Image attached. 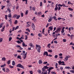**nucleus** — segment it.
Segmentation results:
<instances>
[{
	"instance_id": "obj_1",
	"label": "nucleus",
	"mask_w": 74,
	"mask_h": 74,
	"mask_svg": "<svg viewBox=\"0 0 74 74\" xmlns=\"http://www.w3.org/2000/svg\"><path fill=\"white\" fill-rule=\"evenodd\" d=\"M36 49H37V51L38 52H40V50H41V47L37 44H36Z\"/></svg>"
},
{
	"instance_id": "obj_2",
	"label": "nucleus",
	"mask_w": 74,
	"mask_h": 74,
	"mask_svg": "<svg viewBox=\"0 0 74 74\" xmlns=\"http://www.w3.org/2000/svg\"><path fill=\"white\" fill-rule=\"evenodd\" d=\"M16 67H19L20 68H21L23 69H25V68H24V66L22 65L21 64H18L16 66Z\"/></svg>"
},
{
	"instance_id": "obj_3",
	"label": "nucleus",
	"mask_w": 74,
	"mask_h": 74,
	"mask_svg": "<svg viewBox=\"0 0 74 74\" xmlns=\"http://www.w3.org/2000/svg\"><path fill=\"white\" fill-rule=\"evenodd\" d=\"M61 30V28L59 27L58 28H57L56 30L55 31V32L56 33H59V32H60Z\"/></svg>"
},
{
	"instance_id": "obj_4",
	"label": "nucleus",
	"mask_w": 74,
	"mask_h": 74,
	"mask_svg": "<svg viewBox=\"0 0 74 74\" xmlns=\"http://www.w3.org/2000/svg\"><path fill=\"white\" fill-rule=\"evenodd\" d=\"M58 63L60 64H61V63H62V64H61V65H63L64 66H65L66 65L65 64H64V62L63 61H62V62H61V61H59Z\"/></svg>"
},
{
	"instance_id": "obj_5",
	"label": "nucleus",
	"mask_w": 74,
	"mask_h": 74,
	"mask_svg": "<svg viewBox=\"0 0 74 74\" xmlns=\"http://www.w3.org/2000/svg\"><path fill=\"white\" fill-rule=\"evenodd\" d=\"M45 55H46V56H48V53L47 51H45L44 52L43 56H45Z\"/></svg>"
},
{
	"instance_id": "obj_6",
	"label": "nucleus",
	"mask_w": 74,
	"mask_h": 74,
	"mask_svg": "<svg viewBox=\"0 0 74 74\" xmlns=\"http://www.w3.org/2000/svg\"><path fill=\"white\" fill-rule=\"evenodd\" d=\"M32 28L33 30H35V27L34 26V23H32Z\"/></svg>"
},
{
	"instance_id": "obj_7",
	"label": "nucleus",
	"mask_w": 74,
	"mask_h": 74,
	"mask_svg": "<svg viewBox=\"0 0 74 74\" xmlns=\"http://www.w3.org/2000/svg\"><path fill=\"white\" fill-rule=\"evenodd\" d=\"M53 26H50L49 27V29L50 31H52V30H53Z\"/></svg>"
},
{
	"instance_id": "obj_8",
	"label": "nucleus",
	"mask_w": 74,
	"mask_h": 74,
	"mask_svg": "<svg viewBox=\"0 0 74 74\" xmlns=\"http://www.w3.org/2000/svg\"><path fill=\"white\" fill-rule=\"evenodd\" d=\"M22 46L23 47H27V45H26V44L23 42V43Z\"/></svg>"
},
{
	"instance_id": "obj_9",
	"label": "nucleus",
	"mask_w": 74,
	"mask_h": 74,
	"mask_svg": "<svg viewBox=\"0 0 74 74\" xmlns=\"http://www.w3.org/2000/svg\"><path fill=\"white\" fill-rule=\"evenodd\" d=\"M39 64H42V61L41 60H40L38 61Z\"/></svg>"
},
{
	"instance_id": "obj_10",
	"label": "nucleus",
	"mask_w": 74,
	"mask_h": 74,
	"mask_svg": "<svg viewBox=\"0 0 74 74\" xmlns=\"http://www.w3.org/2000/svg\"><path fill=\"white\" fill-rule=\"evenodd\" d=\"M5 66H6V64L5 63L3 64V65L1 66V67H5Z\"/></svg>"
},
{
	"instance_id": "obj_11",
	"label": "nucleus",
	"mask_w": 74,
	"mask_h": 74,
	"mask_svg": "<svg viewBox=\"0 0 74 74\" xmlns=\"http://www.w3.org/2000/svg\"><path fill=\"white\" fill-rule=\"evenodd\" d=\"M17 59H19L20 60H22V58H21V56H18L17 57Z\"/></svg>"
},
{
	"instance_id": "obj_12",
	"label": "nucleus",
	"mask_w": 74,
	"mask_h": 74,
	"mask_svg": "<svg viewBox=\"0 0 74 74\" xmlns=\"http://www.w3.org/2000/svg\"><path fill=\"white\" fill-rule=\"evenodd\" d=\"M23 55H24V56L23 57L24 59H26V54H23Z\"/></svg>"
},
{
	"instance_id": "obj_13",
	"label": "nucleus",
	"mask_w": 74,
	"mask_h": 74,
	"mask_svg": "<svg viewBox=\"0 0 74 74\" xmlns=\"http://www.w3.org/2000/svg\"><path fill=\"white\" fill-rule=\"evenodd\" d=\"M8 11H9V13H11V10L10 9V8L8 7V8L7 9Z\"/></svg>"
},
{
	"instance_id": "obj_14",
	"label": "nucleus",
	"mask_w": 74,
	"mask_h": 74,
	"mask_svg": "<svg viewBox=\"0 0 74 74\" xmlns=\"http://www.w3.org/2000/svg\"><path fill=\"white\" fill-rule=\"evenodd\" d=\"M53 18L54 20L55 21H56L57 20V19H56V16H54L53 17Z\"/></svg>"
},
{
	"instance_id": "obj_15",
	"label": "nucleus",
	"mask_w": 74,
	"mask_h": 74,
	"mask_svg": "<svg viewBox=\"0 0 74 74\" xmlns=\"http://www.w3.org/2000/svg\"><path fill=\"white\" fill-rule=\"evenodd\" d=\"M12 64L13 66H15V61H12Z\"/></svg>"
},
{
	"instance_id": "obj_16",
	"label": "nucleus",
	"mask_w": 74,
	"mask_h": 74,
	"mask_svg": "<svg viewBox=\"0 0 74 74\" xmlns=\"http://www.w3.org/2000/svg\"><path fill=\"white\" fill-rule=\"evenodd\" d=\"M8 17L9 18H11V17H12V15H11V14L10 13L8 15Z\"/></svg>"
},
{
	"instance_id": "obj_17",
	"label": "nucleus",
	"mask_w": 74,
	"mask_h": 74,
	"mask_svg": "<svg viewBox=\"0 0 74 74\" xmlns=\"http://www.w3.org/2000/svg\"><path fill=\"white\" fill-rule=\"evenodd\" d=\"M65 69H71V68L69 66H66L65 67Z\"/></svg>"
},
{
	"instance_id": "obj_18",
	"label": "nucleus",
	"mask_w": 74,
	"mask_h": 74,
	"mask_svg": "<svg viewBox=\"0 0 74 74\" xmlns=\"http://www.w3.org/2000/svg\"><path fill=\"white\" fill-rule=\"evenodd\" d=\"M1 7H2L1 8V10H3L4 9V8H5V6H1Z\"/></svg>"
},
{
	"instance_id": "obj_19",
	"label": "nucleus",
	"mask_w": 74,
	"mask_h": 74,
	"mask_svg": "<svg viewBox=\"0 0 74 74\" xmlns=\"http://www.w3.org/2000/svg\"><path fill=\"white\" fill-rule=\"evenodd\" d=\"M5 59H6L5 57H3L2 58V61H5Z\"/></svg>"
},
{
	"instance_id": "obj_20",
	"label": "nucleus",
	"mask_w": 74,
	"mask_h": 74,
	"mask_svg": "<svg viewBox=\"0 0 74 74\" xmlns=\"http://www.w3.org/2000/svg\"><path fill=\"white\" fill-rule=\"evenodd\" d=\"M20 17H21V16H20V15H18V16H17L16 17V19H19V18Z\"/></svg>"
},
{
	"instance_id": "obj_21",
	"label": "nucleus",
	"mask_w": 74,
	"mask_h": 74,
	"mask_svg": "<svg viewBox=\"0 0 74 74\" xmlns=\"http://www.w3.org/2000/svg\"><path fill=\"white\" fill-rule=\"evenodd\" d=\"M29 13V10H27V11L25 12V15H27V14Z\"/></svg>"
},
{
	"instance_id": "obj_22",
	"label": "nucleus",
	"mask_w": 74,
	"mask_h": 74,
	"mask_svg": "<svg viewBox=\"0 0 74 74\" xmlns=\"http://www.w3.org/2000/svg\"><path fill=\"white\" fill-rule=\"evenodd\" d=\"M51 69H53V67H52V66H50L49 70H51Z\"/></svg>"
},
{
	"instance_id": "obj_23",
	"label": "nucleus",
	"mask_w": 74,
	"mask_h": 74,
	"mask_svg": "<svg viewBox=\"0 0 74 74\" xmlns=\"http://www.w3.org/2000/svg\"><path fill=\"white\" fill-rule=\"evenodd\" d=\"M10 62H11V61L10 60H8L7 62V64H10Z\"/></svg>"
},
{
	"instance_id": "obj_24",
	"label": "nucleus",
	"mask_w": 74,
	"mask_h": 74,
	"mask_svg": "<svg viewBox=\"0 0 74 74\" xmlns=\"http://www.w3.org/2000/svg\"><path fill=\"white\" fill-rule=\"evenodd\" d=\"M44 68H45V69H48L49 68V67H47V66H44Z\"/></svg>"
},
{
	"instance_id": "obj_25",
	"label": "nucleus",
	"mask_w": 74,
	"mask_h": 74,
	"mask_svg": "<svg viewBox=\"0 0 74 74\" xmlns=\"http://www.w3.org/2000/svg\"><path fill=\"white\" fill-rule=\"evenodd\" d=\"M5 67H4L2 68V70L4 72H5Z\"/></svg>"
},
{
	"instance_id": "obj_26",
	"label": "nucleus",
	"mask_w": 74,
	"mask_h": 74,
	"mask_svg": "<svg viewBox=\"0 0 74 74\" xmlns=\"http://www.w3.org/2000/svg\"><path fill=\"white\" fill-rule=\"evenodd\" d=\"M16 16H17V14H15L13 15V18H15Z\"/></svg>"
},
{
	"instance_id": "obj_27",
	"label": "nucleus",
	"mask_w": 74,
	"mask_h": 74,
	"mask_svg": "<svg viewBox=\"0 0 74 74\" xmlns=\"http://www.w3.org/2000/svg\"><path fill=\"white\" fill-rule=\"evenodd\" d=\"M47 74V71H46L45 72H42V74Z\"/></svg>"
},
{
	"instance_id": "obj_28",
	"label": "nucleus",
	"mask_w": 74,
	"mask_h": 74,
	"mask_svg": "<svg viewBox=\"0 0 74 74\" xmlns=\"http://www.w3.org/2000/svg\"><path fill=\"white\" fill-rule=\"evenodd\" d=\"M5 19H6V20H7V19H8V18H7V15H5Z\"/></svg>"
},
{
	"instance_id": "obj_29",
	"label": "nucleus",
	"mask_w": 74,
	"mask_h": 74,
	"mask_svg": "<svg viewBox=\"0 0 74 74\" xmlns=\"http://www.w3.org/2000/svg\"><path fill=\"white\" fill-rule=\"evenodd\" d=\"M64 32V29H62V30L61 31V34H63Z\"/></svg>"
},
{
	"instance_id": "obj_30",
	"label": "nucleus",
	"mask_w": 74,
	"mask_h": 74,
	"mask_svg": "<svg viewBox=\"0 0 74 74\" xmlns=\"http://www.w3.org/2000/svg\"><path fill=\"white\" fill-rule=\"evenodd\" d=\"M68 10H70V11H73V9L71 8H69Z\"/></svg>"
},
{
	"instance_id": "obj_31",
	"label": "nucleus",
	"mask_w": 74,
	"mask_h": 74,
	"mask_svg": "<svg viewBox=\"0 0 74 74\" xmlns=\"http://www.w3.org/2000/svg\"><path fill=\"white\" fill-rule=\"evenodd\" d=\"M6 72H9L10 71V70L8 68H7L6 69Z\"/></svg>"
},
{
	"instance_id": "obj_32",
	"label": "nucleus",
	"mask_w": 74,
	"mask_h": 74,
	"mask_svg": "<svg viewBox=\"0 0 74 74\" xmlns=\"http://www.w3.org/2000/svg\"><path fill=\"white\" fill-rule=\"evenodd\" d=\"M38 36L40 37H42V34L40 33H39L38 34Z\"/></svg>"
},
{
	"instance_id": "obj_33",
	"label": "nucleus",
	"mask_w": 74,
	"mask_h": 74,
	"mask_svg": "<svg viewBox=\"0 0 74 74\" xmlns=\"http://www.w3.org/2000/svg\"><path fill=\"white\" fill-rule=\"evenodd\" d=\"M70 72L72 73H74V70H71L70 71Z\"/></svg>"
},
{
	"instance_id": "obj_34",
	"label": "nucleus",
	"mask_w": 74,
	"mask_h": 74,
	"mask_svg": "<svg viewBox=\"0 0 74 74\" xmlns=\"http://www.w3.org/2000/svg\"><path fill=\"white\" fill-rule=\"evenodd\" d=\"M48 51L49 52H52V50H51L49 49L48 50Z\"/></svg>"
},
{
	"instance_id": "obj_35",
	"label": "nucleus",
	"mask_w": 74,
	"mask_h": 74,
	"mask_svg": "<svg viewBox=\"0 0 74 74\" xmlns=\"http://www.w3.org/2000/svg\"><path fill=\"white\" fill-rule=\"evenodd\" d=\"M69 45H72L74 46V43L73 42H71L70 44Z\"/></svg>"
},
{
	"instance_id": "obj_36",
	"label": "nucleus",
	"mask_w": 74,
	"mask_h": 74,
	"mask_svg": "<svg viewBox=\"0 0 74 74\" xmlns=\"http://www.w3.org/2000/svg\"><path fill=\"white\" fill-rule=\"evenodd\" d=\"M52 19L49 18V19L48 20V22H51V21H52Z\"/></svg>"
},
{
	"instance_id": "obj_37",
	"label": "nucleus",
	"mask_w": 74,
	"mask_h": 74,
	"mask_svg": "<svg viewBox=\"0 0 74 74\" xmlns=\"http://www.w3.org/2000/svg\"><path fill=\"white\" fill-rule=\"evenodd\" d=\"M26 31H28V32H30V30H29V28H27L26 29Z\"/></svg>"
},
{
	"instance_id": "obj_38",
	"label": "nucleus",
	"mask_w": 74,
	"mask_h": 74,
	"mask_svg": "<svg viewBox=\"0 0 74 74\" xmlns=\"http://www.w3.org/2000/svg\"><path fill=\"white\" fill-rule=\"evenodd\" d=\"M11 40H12V37H10L9 38V41H11Z\"/></svg>"
},
{
	"instance_id": "obj_39",
	"label": "nucleus",
	"mask_w": 74,
	"mask_h": 74,
	"mask_svg": "<svg viewBox=\"0 0 74 74\" xmlns=\"http://www.w3.org/2000/svg\"><path fill=\"white\" fill-rule=\"evenodd\" d=\"M71 27H69L68 29L69 30V32H70V31H71Z\"/></svg>"
},
{
	"instance_id": "obj_40",
	"label": "nucleus",
	"mask_w": 74,
	"mask_h": 74,
	"mask_svg": "<svg viewBox=\"0 0 74 74\" xmlns=\"http://www.w3.org/2000/svg\"><path fill=\"white\" fill-rule=\"evenodd\" d=\"M68 4H72V5L73 4V3H71L70 2V1H68Z\"/></svg>"
},
{
	"instance_id": "obj_41",
	"label": "nucleus",
	"mask_w": 74,
	"mask_h": 74,
	"mask_svg": "<svg viewBox=\"0 0 74 74\" xmlns=\"http://www.w3.org/2000/svg\"><path fill=\"white\" fill-rule=\"evenodd\" d=\"M58 10V7L55 8V9H54L55 11H57Z\"/></svg>"
},
{
	"instance_id": "obj_42",
	"label": "nucleus",
	"mask_w": 74,
	"mask_h": 74,
	"mask_svg": "<svg viewBox=\"0 0 74 74\" xmlns=\"http://www.w3.org/2000/svg\"><path fill=\"white\" fill-rule=\"evenodd\" d=\"M16 42H17L18 44H21V42L19 41V40H18Z\"/></svg>"
},
{
	"instance_id": "obj_43",
	"label": "nucleus",
	"mask_w": 74,
	"mask_h": 74,
	"mask_svg": "<svg viewBox=\"0 0 74 74\" xmlns=\"http://www.w3.org/2000/svg\"><path fill=\"white\" fill-rule=\"evenodd\" d=\"M9 66L10 68V69H12V68H13V67H14L13 66H11L10 65H9Z\"/></svg>"
},
{
	"instance_id": "obj_44",
	"label": "nucleus",
	"mask_w": 74,
	"mask_h": 74,
	"mask_svg": "<svg viewBox=\"0 0 74 74\" xmlns=\"http://www.w3.org/2000/svg\"><path fill=\"white\" fill-rule=\"evenodd\" d=\"M15 24H17L18 23V21L15 20L14 22Z\"/></svg>"
},
{
	"instance_id": "obj_45",
	"label": "nucleus",
	"mask_w": 74,
	"mask_h": 74,
	"mask_svg": "<svg viewBox=\"0 0 74 74\" xmlns=\"http://www.w3.org/2000/svg\"><path fill=\"white\" fill-rule=\"evenodd\" d=\"M42 71L44 72L45 71V69L44 68H42Z\"/></svg>"
},
{
	"instance_id": "obj_46",
	"label": "nucleus",
	"mask_w": 74,
	"mask_h": 74,
	"mask_svg": "<svg viewBox=\"0 0 74 74\" xmlns=\"http://www.w3.org/2000/svg\"><path fill=\"white\" fill-rule=\"evenodd\" d=\"M50 45H51V44H48L47 45V47L49 48H50Z\"/></svg>"
},
{
	"instance_id": "obj_47",
	"label": "nucleus",
	"mask_w": 74,
	"mask_h": 74,
	"mask_svg": "<svg viewBox=\"0 0 74 74\" xmlns=\"http://www.w3.org/2000/svg\"><path fill=\"white\" fill-rule=\"evenodd\" d=\"M58 55H56L54 56V58H56V59L58 58Z\"/></svg>"
},
{
	"instance_id": "obj_48",
	"label": "nucleus",
	"mask_w": 74,
	"mask_h": 74,
	"mask_svg": "<svg viewBox=\"0 0 74 74\" xmlns=\"http://www.w3.org/2000/svg\"><path fill=\"white\" fill-rule=\"evenodd\" d=\"M62 40H63V42H66V41H67V40H66V39H63Z\"/></svg>"
},
{
	"instance_id": "obj_49",
	"label": "nucleus",
	"mask_w": 74,
	"mask_h": 74,
	"mask_svg": "<svg viewBox=\"0 0 74 74\" xmlns=\"http://www.w3.org/2000/svg\"><path fill=\"white\" fill-rule=\"evenodd\" d=\"M18 27H19V26H17L15 29V30H16V29H18Z\"/></svg>"
},
{
	"instance_id": "obj_50",
	"label": "nucleus",
	"mask_w": 74,
	"mask_h": 74,
	"mask_svg": "<svg viewBox=\"0 0 74 74\" xmlns=\"http://www.w3.org/2000/svg\"><path fill=\"white\" fill-rule=\"evenodd\" d=\"M58 11H60V9H61V8L60 6H59L58 8Z\"/></svg>"
},
{
	"instance_id": "obj_51",
	"label": "nucleus",
	"mask_w": 74,
	"mask_h": 74,
	"mask_svg": "<svg viewBox=\"0 0 74 74\" xmlns=\"http://www.w3.org/2000/svg\"><path fill=\"white\" fill-rule=\"evenodd\" d=\"M29 73L30 74H33V71H29Z\"/></svg>"
},
{
	"instance_id": "obj_52",
	"label": "nucleus",
	"mask_w": 74,
	"mask_h": 74,
	"mask_svg": "<svg viewBox=\"0 0 74 74\" xmlns=\"http://www.w3.org/2000/svg\"><path fill=\"white\" fill-rule=\"evenodd\" d=\"M2 41H3V38H0V42H2Z\"/></svg>"
},
{
	"instance_id": "obj_53",
	"label": "nucleus",
	"mask_w": 74,
	"mask_h": 74,
	"mask_svg": "<svg viewBox=\"0 0 74 74\" xmlns=\"http://www.w3.org/2000/svg\"><path fill=\"white\" fill-rule=\"evenodd\" d=\"M47 63H48V62L47 61L44 62L43 63V64H47Z\"/></svg>"
},
{
	"instance_id": "obj_54",
	"label": "nucleus",
	"mask_w": 74,
	"mask_h": 74,
	"mask_svg": "<svg viewBox=\"0 0 74 74\" xmlns=\"http://www.w3.org/2000/svg\"><path fill=\"white\" fill-rule=\"evenodd\" d=\"M48 26H49V23H47V25L46 26V28H47L48 27Z\"/></svg>"
},
{
	"instance_id": "obj_55",
	"label": "nucleus",
	"mask_w": 74,
	"mask_h": 74,
	"mask_svg": "<svg viewBox=\"0 0 74 74\" xmlns=\"http://www.w3.org/2000/svg\"><path fill=\"white\" fill-rule=\"evenodd\" d=\"M25 40H27V35H25Z\"/></svg>"
},
{
	"instance_id": "obj_56",
	"label": "nucleus",
	"mask_w": 74,
	"mask_h": 74,
	"mask_svg": "<svg viewBox=\"0 0 74 74\" xmlns=\"http://www.w3.org/2000/svg\"><path fill=\"white\" fill-rule=\"evenodd\" d=\"M42 2H40V6H42Z\"/></svg>"
},
{
	"instance_id": "obj_57",
	"label": "nucleus",
	"mask_w": 74,
	"mask_h": 74,
	"mask_svg": "<svg viewBox=\"0 0 74 74\" xmlns=\"http://www.w3.org/2000/svg\"><path fill=\"white\" fill-rule=\"evenodd\" d=\"M54 43H55V44H58V41H57L56 40H55L54 42Z\"/></svg>"
},
{
	"instance_id": "obj_58",
	"label": "nucleus",
	"mask_w": 74,
	"mask_h": 74,
	"mask_svg": "<svg viewBox=\"0 0 74 74\" xmlns=\"http://www.w3.org/2000/svg\"><path fill=\"white\" fill-rule=\"evenodd\" d=\"M17 54H15L14 55V56L16 58L17 56Z\"/></svg>"
},
{
	"instance_id": "obj_59",
	"label": "nucleus",
	"mask_w": 74,
	"mask_h": 74,
	"mask_svg": "<svg viewBox=\"0 0 74 74\" xmlns=\"http://www.w3.org/2000/svg\"><path fill=\"white\" fill-rule=\"evenodd\" d=\"M16 47H17V48H21V46L19 45H16Z\"/></svg>"
},
{
	"instance_id": "obj_60",
	"label": "nucleus",
	"mask_w": 74,
	"mask_h": 74,
	"mask_svg": "<svg viewBox=\"0 0 74 74\" xmlns=\"http://www.w3.org/2000/svg\"><path fill=\"white\" fill-rule=\"evenodd\" d=\"M51 74H56V73L55 72H51Z\"/></svg>"
},
{
	"instance_id": "obj_61",
	"label": "nucleus",
	"mask_w": 74,
	"mask_h": 74,
	"mask_svg": "<svg viewBox=\"0 0 74 74\" xmlns=\"http://www.w3.org/2000/svg\"><path fill=\"white\" fill-rule=\"evenodd\" d=\"M41 13V12H39L38 13V15H40Z\"/></svg>"
},
{
	"instance_id": "obj_62",
	"label": "nucleus",
	"mask_w": 74,
	"mask_h": 74,
	"mask_svg": "<svg viewBox=\"0 0 74 74\" xmlns=\"http://www.w3.org/2000/svg\"><path fill=\"white\" fill-rule=\"evenodd\" d=\"M30 46H31V47H33V48L34 47V45H32V44L30 45Z\"/></svg>"
},
{
	"instance_id": "obj_63",
	"label": "nucleus",
	"mask_w": 74,
	"mask_h": 74,
	"mask_svg": "<svg viewBox=\"0 0 74 74\" xmlns=\"http://www.w3.org/2000/svg\"><path fill=\"white\" fill-rule=\"evenodd\" d=\"M26 26L27 27H29L30 26V24H28L27 25H26Z\"/></svg>"
},
{
	"instance_id": "obj_64",
	"label": "nucleus",
	"mask_w": 74,
	"mask_h": 74,
	"mask_svg": "<svg viewBox=\"0 0 74 74\" xmlns=\"http://www.w3.org/2000/svg\"><path fill=\"white\" fill-rule=\"evenodd\" d=\"M25 34H26L29 35V33L28 32H25Z\"/></svg>"
}]
</instances>
